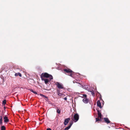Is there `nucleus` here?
<instances>
[{
	"label": "nucleus",
	"mask_w": 130,
	"mask_h": 130,
	"mask_svg": "<svg viewBox=\"0 0 130 130\" xmlns=\"http://www.w3.org/2000/svg\"><path fill=\"white\" fill-rule=\"evenodd\" d=\"M57 112L59 114L60 113V110L59 109L57 108Z\"/></svg>",
	"instance_id": "18"
},
{
	"label": "nucleus",
	"mask_w": 130,
	"mask_h": 130,
	"mask_svg": "<svg viewBox=\"0 0 130 130\" xmlns=\"http://www.w3.org/2000/svg\"><path fill=\"white\" fill-rule=\"evenodd\" d=\"M73 122H72L70 124V125L69 126H71H71H72V124H73Z\"/></svg>",
	"instance_id": "24"
},
{
	"label": "nucleus",
	"mask_w": 130,
	"mask_h": 130,
	"mask_svg": "<svg viewBox=\"0 0 130 130\" xmlns=\"http://www.w3.org/2000/svg\"><path fill=\"white\" fill-rule=\"evenodd\" d=\"M104 119L105 122L107 124L110 123V121L109 120V119L108 118H104Z\"/></svg>",
	"instance_id": "7"
},
{
	"label": "nucleus",
	"mask_w": 130,
	"mask_h": 130,
	"mask_svg": "<svg viewBox=\"0 0 130 130\" xmlns=\"http://www.w3.org/2000/svg\"><path fill=\"white\" fill-rule=\"evenodd\" d=\"M5 128L4 126H2L1 127V130H5Z\"/></svg>",
	"instance_id": "19"
},
{
	"label": "nucleus",
	"mask_w": 130,
	"mask_h": 130,
	"mask_svg": "<svg viewBox=\"0 0 130 130\" xmlns=\"http://www.w3.org/2000/svg\"><path fill=\"white\" fill-rule=\"evenodd\" d=\"M4 122L5 123H7L9 121L8 118L6 116H5L4 117Z\"/></svg>",
	"instance_id": "8"
},
{
	"label": "nucleus",
	"mask_w": 130,
	"mask_h": 130,
	"mask_svg": "<svg viewBox=\"0 0 130 130\" xmlns=\"http://www.w3.org/2000/svg\"><path fill=\"white\" fill-rule=\"evenodd\" d=\"M41 78L42 80H43L44 81V82L46 84H47L51 80L50 79H48L47 78H45L43 77H41Z\"/></svg>",
	"instance_id": "5"
},
{
	"label": "nucleus",
	"mask_w": 130,
	"mask_h": 130,
	"mask_svg": "<svg viewBox=\"0 0 130 130\" xmlns=\"http://www.w3.org/2000/svg\"><path fill=\"white\" fill-rule=\"evenodd\" d=\"M57 94L59 96H62L63 94L61 93H60V91L59 90H57Z\"/></svg>",
	"instance_id": "13"
},
{
	"label": "nucleus",
	"mask_w": 130,
	"mask_h": 130,
	"mask_svg": "<svg viewBox=\"0 0 130 130\" xmlns=\"http://www.w3.org/2000/svg\"><path fill=\"white\" fill-rule=\"evenodd\" d=\"M64 71L67 73L68 75L71 76L73 74V72L71 70L69 69H65Z\"/></svg>",
	"instance_id": "2"
},
{
	"label": "nucleus",
	"mask_w": 130,
	"mask_h": 130,
	"mask_svg": "<svg viewBox=\"0 0 130 130\" xmlns=\"http://www.w3.org/2000/svg\"><path fill=\"white\" fill-rule=\"evenodd\" d=\"M83 96L84 97V98H86L87 97V95L86 94H84L83 95Z\"/></svg>",
	"instance_id": "22"
},
{
	"label": "nucleus",
	"mask_w": 130,
	"mask_h": 130,
	"mask_svg": "<svg viewBox=\"0 0 130 130\" xmlns=\"http://www.w3.org/2000/svg\"><path fill=\"white\" fill-rule=\"evenodd\" d=\"M2 123V116L0 117V123L1 124Z\"/></svg>",
	"instance_id": "14"
},
{
	"label": "nucleus",
	"mask_w": 130,
	"mask_h": 130,
	"mask_svg": "<svg viewBox=\"0 0 130 130\" xmlns=\"http://www.w3.org/2000/svg\"><path fill=\"white\" fill-rule=\"evenodd\" d=\"M46 130H51V129L50 128H47Z\"/></svg>",
	"instance_id": "25"
},
{
	"label": "nucleus",
	"mask_w": 130,
	"mask_h": 130,
	"mask_svg": "<svg viewBox=\"0 0 130 130\" xmlns=\"http://www.w3.org/2000/svg\"><path fill=\"white\" fill-rule=\"evenodd\" d=\"M6 103V101L5 100H4L3 102V104L5 105Z\"/></svg>",
	"instance_id": "20"
},
{
	"label": "nucleus",
	"mask_w": 130,
	"mask_h": 130,
	"mask_svg": "<svg viewBox=\"0 0 130 130\" xmlns=\"http://www.w3.org/2000/svg\"><path fill=\"white\" fill-rule=\"evenodd\" d=\"M64 99L65 100H67V98H64Z\"/></svg>",
	"instance_id": "26"
},
{
	"label": "nucleus",
	"mask_w": 130,
	"mask_h": 130,
	"mask_svg": "<svg viewBox=\"0 0 130 130\" xmlns=\"http://www.w3.org/2000/svg\"><path fill=\"white\" fill-rule=\"evenodd\" d=\"M42 76L41 77H43L44 78L45 77L47 78H49L50 80L53 78V77L51 75L49 74L46 73H42Z\"/></svg>",
	"instance_id": "1"
},
{
	"label": "nucleus",
	"mask_w": 130,
	"mask_h": 130,
	"mask_svg": "<svg viewBox=\"0 0 130 130\" xmlns=\"http://www.w3.org/2000/svg\"><path fill=\"white\" fill-rule=\"evenodd\" d=\"M18 75H19L20 77H21L22 76L21 74L19 73H16L15 74V76H17Z\"/></svg>",
	"instance_id": "12"
},
{
	"label": "nucleus",
	"mask_w": 130,
	"mask_h": 130,
	"mask_svg": "<svg viewBox=\"0 0 130 130\" xmlns=\"http://www.w3.org/2000/svg\"><path fill=\"white\" fill-rule=\"evenodd\" d=\"M29 90H30L31 91L33 92L35 94H37V92H36L34 91L32 89H30Z\"/></svg>",
	"instance_id": "15"
},
{
	"label": "nucleus",
	"mask_w": 130,
	"mask_h": 130,
	"mask_svg": "<svg viewBox=\"0 0 130 130\" xmlns=\"http://www.w3.org/2000/svg\"><path fill=\"white\" fill-rule=\"evenodd\" d=\"M74 119L73 120L75 122H76L78 121L79 119V116L77 114H75L74 116Z\"/></svg>",
	"instance_id": "4"
},
{
	"label": "nucleus",
	"mask_w": 130,
	"mask_h": 130,
	"mask_svg": "<svg viewBox=\"0 0 130 130\" xmlns=\"http://www.w3.org/2000/svg\"><path fill=\"white\" fill-rule=\"evenodd\" d=\"M82 101L84 103L86 104L88 102V100L87 98H84Z\"/></svg>",
	"instance_id": "9"
},
{
	"label": "nucleus",
	"mask_w": 130,
	"mask_h": 130,
	"mask_svg": "<svg viewBox=\"0 0 130 130\" xmlns=\"http://www.w3.org/2000/svg\"><path fill=\"white\" fill-rule=\"evenodd\" d=\"M70 127H71V126H69L68 127H66V128L64 129L66 130H68L69 129H70Z\"/></svg>",
	"instance_id": "17"
},
{
	"label": "nucleus",
	"mask_w": 130,
	"mask_h": 130,
	"mask_svg": "<svg viewBox=\"0 0 130 130\" xmlns=\"http://www.w3.org/2000/svg\"><path fill=\"white\" fill-rule=\"evenodd\" d=\"M97 104V106L100 108H101L102 107L101 105V103L100 101L98 100V101Z\"/></svg>",
	"instance_id": "10"
},
{
	"label": "nucleus",
	"mask_w": 130,
	"mask_h": 130,
	"mask_svg": "<svg viewBox=\"0 0 130 130\" xmlns=\"http://www.w3.org/2000/svg\"><path fill=\"white\" fill-rule=\"evenodd\" d=\"M90 92H91V94L92 95H93L94 94V93L92 91H90Z\"/></svg>",
	"instance_id": "23"
},
{
	"label": "nucleus",
	"mask_w": 130,
	"mask_h": 130,
	"mask_svg": "<svg viewBox=\"0 0 130 130\" xmlns=\"http://www.w3.org/2000/svg\"><path fill=\"white\" fill-rule=\"evenodd\" d=\"M55 84L56 85L57 87L59 89H63L64 87L62 84L61 83L56 82Z\"/></svg>",
	"instance_id": "3"
},
{
	"label": "nucleus",
	"mask_w": 130,
	"mask_h": 130,
	"mask_svg": "<svg viewBox=\"0 0 130 130\" xmlns=\"http://www.w3.org/2000/svg\"><path fill=\"white\" fill-rule=\"evenodd\" d=\"M70 120V118H66L65 119L64 123L65 125H66L67 124Z\"/></svg>",
	"instance_id": "6"
},
{
	"label": "nucleus",
	"mask_w": 130,
	"mask_h": 130,
	"mask_svg": "<svg viewBox=\"0 0 130 130\" xmlns=\"http://www.w3.org/2000/svg\"><path fill=\"white\" fill-rule=\"evenodd\" d=\"M40 95L41 96H43V97H44L45 98H47V97L46 96H45V95H43V94H40Z\"/></svg>",
	"instance_id": "21"
},
{
	"label": "nucleus",
	"mask_w": 130,
	"mask_h": 130,
	"mask_svg": "<svg viewBox=\"0 0 130 130\" xmlns=\"http://www.w3.org/2000/svg\"><path fill=\"white\" fill-rule=\"evenodd\" d=\"M97 111L98 118H101L102 115L101 113L100 112V111L99 110H98Z\"/></svg>",
	"instance_id": "11"
},
{
	"label": "nucleus",
	"mask_w": 130,
	"mask_h": 130,
	"mask_svg": "<svg viewBox=\"0 0 130 130\" xmlns=\"http://www.w3.org/2000/svg\"><path fill=\"white\" fill-rule=\"evenodd\" d=\"M101 120V118H100L98 117V118H96V121H98Z\"/></svg>",
	"instance_id": "16"
}]
</instances>
